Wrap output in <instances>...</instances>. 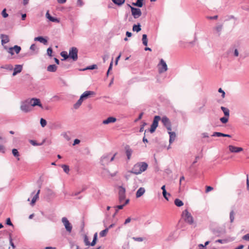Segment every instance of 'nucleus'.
<instances>
[{
    "mask_svg": "<svg viewBox=\"0 0 249 249\" xmlns=\"http://www.w3.org/2000/svg\"><path fill=\"white\" fill-rule=\"evenodd\" d=\"M148 168V164L145 162H139L136 163L133 167L130 173L135 175L141 174Z\"/></svg>",
    "mask_w": 249,
    "mask_h": 249,
    "instance_id": "1",
    "label": "nucleus"
},
{
    "mask_svg": "<svg viewBox=\"0 0 249 249\" xmlns=\"http://www.w3.org/2000/svg\"><path fill=\"white\" fill-rule=\"evenodd\" d=\"M40 124L42 127H45L47 124L46 121L43 118H41L40 121Z\"/></svg>",
    "mask_w": 249,
    "mask_h": 249,
    "instance_id": "42",
    "label": "nucleus"
},
{
    "mask_svg": "<svg viewBox=\"0 0 249 249\" xmlns=\"http://www.w3.org/2000/svg\"><path fill=\"white\" fill-rule=\"evenodd\" d=\"M242 239L246 241H249V233H247L244 235Z\"/></svg>",
    "mask_w": 249,
    "mask_h": 249,
    "instance_id": "55",
    "label": "nucleus"
},
{
    "mask_svg": "<svg viewBox=\"0 0 249 249\" xmlns=\"http://www.w3.org/2000/svg\"><path fill=\"white\" fill-rule=\"evenodd\" d=\"M1 68L12 71L13 69V67L12 65H6L3 67H1Z\"/></svg>",
    "mask_w": 249,
    "mask_h": 249,
    "instance_id": "41",
    "label": "nucleus"
},
{
    "mask_svg": "<svg viewBox=\"0 0 249 249\" xmlns=\"http://www.w3.org/2000/svg\"><path fill=\"white\" fill-rule=\"evenodd\" d=\"M10 244L13 249H15L16 247H15L14 244L13 243V242L12 241V239L11 237H10Z\"/></svg>",
    "mask_w": 249,
    "mask_h": 249,
    "instance_id": "60",
    "label": "nucleus"
},
{
    "mask_svg": "<svg viewBox=\"0 0 249 249\" xmlns=\"http://www.w3.org/2000/svg\"><path fill=\"white\" fill-rule=\"evenodd\" d=\"M77 4L78 5L82 6L84 3L82 0H77Z\"/></svg>",
    "mask_w": 249,
    "mask_h": 249,
    "instance_id": "64",
    "label": "nucleus"
},
{
    "mask_svg": "<svg viewBox=\"0 0 249 249\" xmlns=\"http://www.w3.org/2000/svg\"><path fill=\"white\" fill-rule=\"evenodd\" d=\"M162 195H163V197L165 198V199H166L167 200H168V198L167 197V196H170V194H167V192L165 191V194H164V192H162Z\"/></svg>",
    "mask_w": 249,
    "mask_h": 249,
    "instance_id": "57",
    "label": "nucleus"
},
{
    "mask_svg": "<svg viewBox=\"0 0 249 249\" xmlns=\"http://www.w3.org/2000/svg\"><path fill=\"white\" fill-rule=\"evenodd\" d=\"M125 153L128 160H129L131 158L132 153L133 152L132 150L130 148L129 145H126L125 146Z\"/></svg>",
    "mask_w": 249,
    "mask_h": 249,
    "instance_id": "18",
    "label": "nucleus"
},
{
    "mask_svg": "<svg viewBox=\"0 0 249 249\" xmlns=\"http://www.w3.org/2000/svg\"><path fill=\"white\" fill-rule=\"evenodd\" d=\"M95 94V93L93 91H85L81 96L80 97L81 98L84 99H86L88 98L90 95Z\"/></svg>",
    "mask_w": 249,
    "mask_h": 249,
    "instance_id": "14",
    "label": "nucleus"
},
{
    "mask_svg": "<svg viewBox=\"0 0 249 249\" xmlns=\"http://www.w3.org/2000/svg\"><path fill=\"white\" fill-rule=\"evenodd\" d=\"M39 193H40V190H38V191L37 192L36 194L33 197V198L32 199V201L31 202V205L33 206L34 205V204L35 203V202H36V201L38 199Z\"/></svg>",
    "mask_w": 249,
    "mask_h": 249,
    "instance_id": "24",
    "label": "nucleus"
},
{
    "mask_svg": "<svg viewBox=\"0 0 249 249\" xmlns=\"http://www.w3.org/2000/svg\"><path fill=\"white\" fill-rule=\"evenodd\" d=\"M29 102L30 104L31 107H34L35 106H38L41 108H42V105L40 102V101L39 99L33 98L31 99H28Z\"/></svg>",
    "mask_w": 249,
    "mask_h": 249,
    "instance_id": "12",
    "label": "nucleus"
},
{
    "mask_svg": "<svg viewBox=\"0 0 249 249\" xmlns=\"http://www.w3.org/2000/svg\"><path fill=\"white\" fill-rule=\"evenodd\" d=\"M168 134H169V142L170 143H172L175 140L176 137V135L175 132H172L171 131H168Z\"/></svg>",
    "mask_w": 249,
    "mask_h": 249,
    "instance_id": "21",
    "label": "nucleus"
},
{
    "mask_svg": "<svg viewBox=\"0 0 249 249\" xmlns=\"http://www.w3.org/2000/svg\"><path fill=\"white\" fill-rule=\"evenodd\" d=\"M230 219L231 223L233 222L234 219V213L233 210L231 211L230 213Z\"/></svg>",
    "mask_w": 249,
    "mask_h": 249,
    "instance_id": "37",
    "label": "nucleus"
},
{
    "mask_svg": "<svg viewBox=\"0 0 249 249\" xmlns=\"http://www.w3.org/2000/svg\"><path fill=\"white\" fill-rule=\"evenodd\" d=\"M119 202L122 204L125 198V189L123 186L119 187Z\"/></svg>",
    "mask_w": 249,
    "mask_h": 249,
    "instance_id": "5",
    "label": "nucleus"
},
{
    "mask_svg": "<svg viewBox=\"0 0 249 249\" xmlns=\"http://www.w3.org/2000/svg\"><path fill=\"white\" fill-rule=\"evenodd\" d=\"M84 241L86 246H89L90 242L89 241L88 237L87 235H85Z\"/></svg>",
    "mask_w": 249,
    "mask_h": 249,
    "instance_id": "46",
    "label": "nucleus"
},
{
    "mask_svg": "<svg viewBox=\"0 0 249 249\" xmlns=\"http://www.w3.org/2000/svg\"><path fill=\"white\" fill-rule=\"evenodd\" d=\"M182 216L184 219L185 222L192 224L194 222L193 218L191 214L187 210H185L182 214Z\"/></svg>",
    "mask_w": 249,
    "mask_h": 249,
    "instance_id": "4",
    "label": "nucleus"
},
{
    "mask_svg": "<svg viewBox=\"0 0 249 249\" xmlns=\"http://www.w3.org/2000/svg\"><path fill=\"white\" fill-rule=\"evenodd\" d=\"M52 53H53L52 49L51 47L48 48L47 51V53L50 57L52 56Z\"/></svg>",
    "mask_w": 249,
    "mask_h": 249,
    "instance_id": "47",
    "label": "nucleus"
},
{
    "mask_svg": "<svg viewBox=\"0 0 249 249\" xmlns=\"http://www.w3.org/2000/svg\"><path fill=\"white\" fill-rule=\"evenodd\" d=\"M159 72L160 73H163L167 70V66L166 62L161 59L158 65Z\"/></svg>",
    "mask_w": 249,
    "mask_h": 249,
    "instance_id": "10",
    "label": "nucleus"
},
{
    "mask_svg": "<svg viewBox=\"0 0 249 249\" xmlns=\"http://www.w3.org/2000/svg\"><path fill=\"white\" fill-rule=\"evenodd\" d=\"M0 152L2 153H5V149L3 145L0 144Z\"/></svg>",
    "mask_w": 249,
    "mask_h": 249,
    "instance_id": "52",
    "label": "nucleus"
},
{
    "mask_svg": "<svg viewBox=\"0 0 249 249\" xmlns=\"http://www.w3.org/2000/svg\"><path fill=\"white\" fill-rule=\"evenodd\" d=\"M231 240L228 239H218L215 241L216 243H219L221 244H226L230 242Z\"/></svg>",
    "mask_w": 249,
    "mask_h": 249,
    "instance_id": "35",
    "label": "nucleus"
},
{
    "mask_svg": "<svg viewBox=\"0 0 249 249\" xmlns=\"http://www.w3.org/2000/svg\"><path fill=\"white\" fill-rule=\"evenodd\" d=\"M12 154L15 157H18L19 156V153L17 149H13L12 150Z\"/></svg>",
    "mask_w": 249,
    "mask_h": 249,
    "instance_id": "43",
    "label": "nucleus"
},
{
    "mask_svg": "<svg viewBox=\"0 0 249 249\" xmlns=\"http://www.w3.org/2000/svg\"><path fill=\"white\" fill-rule=\"evenodd\" d=\"M247 189L249 191V179L248 174H247Z\"/></svg>",
    "mask_w": 249,
    "mask_h": 249,
    "instance_id": "61",
    "label": "nucleus"
},
{
    "mask_svg": "<svg viewBox=\"0 0 249 249\" xmlns=\"http://www.w3.org/2000/svg\"><path fill=\"white\" fill-rule=\"evenodd\" d=\"M22 70V66L20 65H16L14 69L13 76H15L18 73H20Z\"/></svg>",
    "mask_w": 249,
    "mask_h": 249,
    "instance_id": "15",
    "label": "nucleus"
},
{
    "mask_svg": "<svg viewBox=\"0 0 249 249\" xmlns=\"http://www.w3.org/2000/svg\"><path fill=\"white\" fill-rule=\"evenodd\" d=\"M20 108V110L24 113L29 112L31 111L32 109V108L31 107L30 104L28 100H26L21 103Z\"/></svg>",
    "mask_w": 249,
    "mask_h": 249,
    "instance_id": "3",
    "label": "nucleus"
},
{
    "mask_svg": "<svg viewBox=\"0 0 249 249\" xmlns=\"http://www.w3.org/2000/svg\"><path fill=\"white\" fill-rule=\"evenodd\" d=\"M157 126L151 124L150 128L149 129V131L151 133H153L155 131V130L157 128Z\"/></svg>",
    "mask_w": 249,
    "mask_h": 249,
    "instance_id": "49",
    "label": "nucleus"
},
{
    "mask_svg": "<svg viewBox=\"0 0 249 249\" xmlns=\"http://www.w3.org/2000/svg\"><path fill=\"white\" fill-rule=\"evenodd\" d=\"M145 190L143 187H140L137 191L136 196L137 198L140 197L145 193Z\"/></svg>",
    "mask_w": 249,
    "mask_h": 249,
    "instance_id": "20",
    "label": "nucleus"
},
{
    "mask_svg": "<svg viewBox=\"0 0 249 249\" xmlns=\"http://www.w3.org/2000/svg\"><path fill=\"white\" fill-rule=\"evenodd\" d=\"M112 1L118 5V6H122L125 2V0H111Z\"/></svg>",
    "mask_w": 249,
    "mask_h": 249,
    "instance_id": "30",
    "label": "nucleus"
},
{
    "mask_svg": "<svg viewBox=\"0 0 249 249\" xmlns=\"http://www.w3.org/2000/svg\"><path fill=\"white\" fill-rule=\"evenodd\" d=\"M30 49L33 51H35L37 49V48L35 44L31 45Z\"/></svg>",
    "mask_w": 249,
    "mask_h": 249,
    "instance_id": "56",
    "label": "nucleus"
},
{
    "mask_svg": "<svg viewBox=\"0 0 249 249\" xmlns=\"http://www.w3.org/2000/svg\"><path fill=\"white\" fill-rule=\"evenodd\" d=\"M161 122L168 131H171L172 125L169 119L166 116H163L161 118Z\"/></svg>",
    "mask_w": 249,
    "mask_h": 249,
    "instance_id": "11",
    "label": "nucleus"
},
{
    "mask_svg": "<svg viewBox=\"0 0 249 249\" xmlns=\"http://www.w3.org/2000/svg\"><path fill=\"white\" fill-rule=\"evenodd\" d=\"M130 7L131 11V14L134 18L136 19L140 17L142 15V12L140 9L138 8H135L128 5Z\"/></svg>",
    "mask_w": 249,
    "mask_h": 249,
    "instance_id": "8",
    "label": "nucleus"
},
{
    "mask_svg": "<svg viewBox=\"0 0 249 249\" xmlns=\"http://www.w3.org/2000/svg\"><path fill=\"white\" fill-rule=\"evenodd\" d=\"M213 137H223V133L221 132H215L212 135Z\"/></svg>",
    "mask_w": 249,
    "mask_h": 249,
    "instance_id": "44",
    "label": "nucleus"
},
{
    "mask_svg": "<svg viewBox=\"0 0 249 249\" xmlns=\"http://www.w3.org/2000/svg\"><path fill=\"white\" fill-rule=\"evenodd\" d=\"M34 40L39 41L44 44H46L47 43V40L41 36L35 37Z\"/></svg>",
    "mask_w": 249,
    "mask_h": 249,
    "instance_id": "23",
    "label": "nucleus"
},
{
    "mask_svg": "<svg viewBox=\"0 0 249 249\" xmlns=\"http://www.w3.org/2000/svg\"><path fill=\"white\" fill-rule=\"evenodd\" d=\"M84 99L81 98L80 97L77 102L73 105V107L75 109H77L81 105Z\"/></svg>",
    "mask_w": 249,
    "mask_h": 249,
    "instance_id": "27",
    "label": "nucleus"
},
{
    "mask_svg": "<svg viewBox=\"0 0 249 249\" xmlns=\"http://www.w3.org/2000/svg\"><path fill=\"white\" fill-rule=\"evenodd\" d=\"M117 153L112 155L111 153H107L103 155L100 159L101 164L103 166H106L113 161Z\"/></svg>",
    "mask_w": 249,
    "mask_h": 249,
    "instance_id": "2",
    "label": "nucleus"
},
{
    "mask_svg": "<svg viewBox=\"0 0 249 249\" xmlns=\"http://www.w3.org/2000/svg\"><path fill=\"white\" fill-rule=\"evenodd\" d=\"M142 41L143 45L146 46L148 44V39L147 37V35L146 34H143L142 35Z\"/></svg>",
    "mask_w": 249,
    "mask_h": 249,
    "instance_id": "33",
    "label": "nucleus"
},
{
    "mask_svg": "<svg viewBox=\"0 0 249 249\" xmlns=\"http://www.w3.org/2000/svg\"><path fill=\"white\" fill-rule=\"evenodd\" d=\"M2 16L5 18L8 16V14L6 12V9H4L1 12Z\"/></svg>",
    "mask_w": 249,
    "mask_h": 249,
    "instance_id": "51",
    "label": "nucleus"
},
{
    "mask_svg": "<svg viewBox=\"0 0 249 249\" xmlns=\"http://www.w3.org/2000/svg\"><path fill=\"white\" fill-rule=\"evenodd\" d=\"M174 203L178 207H181L183 205V202L178 198H176L175 200Z\"/></svg>",
    "mask_w": 249,
    "mask_h": 249,
    "instance_id": "32",
    "label": "nucleus"
},
{
    "mask_svg": "<svg viewBox=\"0 0 249 249\" xmlns=\"http://www.w3.org/2000/svg\"><path fill=\"white\" fill-rule=\"evenodd\" d=\"M112 65H113V59H112V61H111V62L110 63L108 71H107V76H108L109 71L112 70Z\"/></svg>",
    "mask_w": 249,
    "mask_h": 249,
    "instance_id": "50",
    "label": "nucleus"
},
{
    "mask_svg": "<svg viewBox=\"0 0 249 249\" xmlns=\"http://www.w3.org/2000/svg\"><path fill=\"white\" fill-rule=\"evenodd\" d=\"M4 48L12 55L14 54V51L15 52L16 54H18L21 50V47L18 45H15L14 47H10L9 48H8L6 46H4Z\"/></svg>",
    "mask_w": 249,
    "mask_h": 249,
    "instance_id": "7",
    "label": "nucleus"
},
{
    "mask_svg": "<svg viewBox=\"0 0 249 249\" xmlns=\"http://www.w3.org/2000/svg\"><path fill=\"white\" fill-rule=\"evenodd\" d=\"M221 109L223 112V113H224V114L225 115V116L229 117V116H230V110H229V109L228 108L224 107H221Z\"/></svg>",
    "mask_w": 249,
    "mask_h": 249,
    "instance_id": "29",
    "label": "nucleus"
},
{
    "mask_svg": "<svg viewBox=\"0 0 249 249\" xmlns=\"http://www.w3.org/2000/svg\"><path fill=\"white\" fill-rule=\"evenodd\" d=\"M233 55L235 57H237L239 55V52L237 49H235L233 52Z\"/></svg>",
    "mask_w": 249,
    "mask_h": 249,
    "instance_id": "58",
    "label": "nucleus"
},
{
    "mask_svg": "<svg viewBox=\"0 0 249 249\" xmlns=\"http://www.w3.org/2000/svg\"><path fill=\"white\" fill-rule=\"evenodd\" d=\"M0 38L1 39V44L3 46L5 44L8 43L9 41V37L7 35L1 34Z\"/></svg>",
    "mask_w": 249,
    "mask_h": 249,
    "instance_id": "17",
    "label": "nucleus"
},
{
    "mask_svg": "<svg viewBox=\"0 0 249 249\" xmlns=\"http://www.w3.org/2000/svg\"><path fill=\"white\" fill-rule=\"evenodd\" d=\"M61 221L67 231L69 233H71L72 229V226L71 224L69 222L68 219L66 217H62Z\"/></svg>",
    "mask_w": 249,
    "mask_h": 249,
    "instance_id": "6",
    "label": "nucleus"
},
{
    "mask_svg": "<svg viewBox=\"0 0 249 249\" xmlns=\"http://www.w3.org/2000/svg\"><path fill=\"white\" fill-rule=\"evenodd\" d=\"M132 239L135 241H137V242H142L143 239L142 237H132Z\"/></svg>",
    "mask_w": 249,
    "mask_h": 249,
    "instance_id": "48",
    "label": "nucleus"
},
{
    "mask_svg": "<svg viewBox=\"0 0 249 249\" xmlns=\"http://www.w3.org/2000/svg\"><path fill=\"white\" fill-rule=\"evenodd\" d=\"M62 168H63L64 171L66 173H68L69 171H70V169H69V167L67 165H62Z\"/></svg>",
    "mask_w": 249,
    "mask_h": 249,
    "instance_id": "40",
    "label": "nucleus"
},
{
    "mask_svg": "<svg viewBox=\"0 0 249 249\" xmlns=\"http://www.w3.org/2000/svg\"><path fill=\"white\" fill-rule=\"evenodd\" d=\"M78 49L76 47H72L69 51V57L73 61H76L78 59Z\"/></svg>",
    "mask_w": 249,
    "mask_h": 249,
    "instance_id": "9",
    "label": "nucleus"
},
{
    "mask_svg": "<svg viewBox=\"0 0 249 249\" xmlns=\"http://www.w3.org/2000/svg\"><path fill=\"white\" fill-rule=\"evenodd\" d=\"M30 143L33 145L36 146L38 145V144L34 140H30Z\"/></svg>",
    "mask_w": 249,
    "mask_h": 249,
    "instance_id": "63",
    "label": "nucleus"
},
{
    "mask_svg": "<svg viewBox=\"0 0 249 249\" xmlns=\"http://www.w3.org/2000/svg\"><path fill=\"white\" fill-rule=\"evenodd\" d=\"M229 117L225 116L220 119V121L223 123L226 124L228 122Z\"/></svg>",
    "mask_w": 249,
    "mask_h": 249,
    "instance_id": "38",
    "label": "nucleus"
},
{
    "mask_svg": "<svg viewBox=\"0 0 249 249\" xmlns=\"http://www.w3.org/2000/svg\"><path fill=\"white\" fill-rule=\"evenodd\" d=\"M213 190V188L211 186H207L206 189V193H208Z\"/></svg>",
    "mask_w": 249,
    "mask_h": 249,
    "instance_id": "62",
    "label": "nucleus"
},
{
    "mask_svg": "<svg viewBox=\"0 0 249 249\" xmlns=\"http://www.w3.org/2000/svg\"><path fill=\"white\" fill-rule=\"evenodd\" d=\"M6 224L8 225H9V226H13V224L11 221V220H10V218H8L7 219H6Z\"/></svg>",
    "mask_w": 249,
    "mask_h": 249,
    "instance_id": "59",
    "label": "nucleus"
},
{
    "mask_svg": "<svg viewBox=\"0 0 249 249\" xmlns=\"http://www.w3.org/2000/svg\"><path fill=\"white\" fill-rule=\"evenodd\" d=\"M132 30L133 31H136L137 32H139V31H140L141 30L140 24L138 23L137 25H134L133 26Z\"/></svg>",
    "mask_w": 249,
    "mask_h": 249,
    "instance_id": "31",
    "label": "nucleus"
},
{
    "mask_svg": "<svg viewBox=\"0 0 249 249\" xmlns=\"http://www.w3.org/2000/svg\"><path fill=\"white\" fill-rule=\"evenodd\" d=\"M129 199H126L123 204L115 206L114 208L116 209V212H115V214L116 213H117L118 210H121V209H123L125 205H126V204H127L129 203Z\"/></svg>",
    "mask_w": 249,
    "mask_h": 249,
    "instance_id": "16",
    "label": "nucleus"
},
{
    "mask_svg": "<svg viewBox=\"0 0 249 249\" xmlns=\"http://www.w3.org/2000/svg\"><path fill=\"white\" fill-rule=\"evenodd\" d=\"M97 68V66L95 64H94V65L87 67L86 69H84V70H93V69H96Z\"/></svg>",
    "mask_w": 249,
    "mask_h": 249,
    "instance_id": "45",
    "label": "nucleus"
},
{
    "mask_svg": "<svg viewBox=\"0 0 249 249\" xmlns=\"http://www.w3.org/2000/svg\"><path fill=\"white\" fill-rule=\"evenodd\" d=\"M218 92L222 93L221 96L223 98H224L225 96V92H224V91L222 90L221 88H220L218 89Z\"/></svg>",
    "mask_w": 249,
    "mask_h": 249,
    "instance_id": "54",
    "label": "nucleus"
},
{
    "mask_svg": "<svg viewBox=\"0 0 249 249\" xmlns=\"http://www.w3.org/2000/svg\"><path fill=\"white\" fill-rule=\"evenodd\" d=\"M108 231V228H106L105 230L102 231L100 232V236L101 237L105 236L107 235Z\"/></svg>",
    "mask_w": 249,
    "mask_h": 249,
    "instance_id": "36",
    "label": "nucleus"
},
{
    "mask_svg": "<svg viewBox=\"0 0 249 249\" xmlns=\"http://www.w3.org/2000/svg\"><path fill=\"white\" fill-rule=\"evenodd\" d=\"M147 124L145 122H143L142 124L141 125L140 129V132H142L144 130V126Z\"/></svg>",
    "mask_w": 249,
    "mask_h": 249,
    "instance_id": "53",
    "label": "nucleus"
},
{
    "mask_svg": "<svg viewBox=\"0 0 249 249\" xmlns=\"http://www.w3.org/2000/svg\"><path fill=\"white\" fill-rule=\"evenodd\" d=\"M46 17L51 21L54 22H59V20L57 18L52 17L50 15L48 11L46 13Z\"/></svg>",
    "mask_w": 249,
    "mask_h": 249,
    "instance_id": "22",
    "label": "nucleus"
},
{
    "mask_svg": "<svg viewBox=\"0 0 249 249\" xmlns=\"http://www.w3.org/2000/svg\"><path fill=\"white\" fill-rule=\"evenodd\" d=\"M116 119L113 117H109L107 118V119L104 120L103 121V124H109L110 123H114L116 122Z\"/></svg>",
    "mask_w": 249,
    "mask_h": 249,
    "instance_id": "19",
    "label": "nucleus"
},
{
    "mask_svg": "<svg viewBox=\"0 0 249 249\" xmlns=\"http://www.w3.org/2000/svg\"><path fill=\"white\" fill-rule=\"evenodd\" d=\"M229 151L231 153H239L243 150V149L242 147H236L235 146L230 145L228 146Z\"/></svg>",
    "mask_w": 249,
    "mask_h": 249,
    "instance_id": "13",
    "label": "nucleus"
},
{
    "mask_svg": "<svg viewBox=\"0 0 249 249\" xmlns=\"http://www.w3.org/2000/svg\"><path fill=\"white\" fill-rule=\"evenodd\" d=\"M57 70V66L54 65H50L47 67V71L50 72H55Z\"/></svg>",
    "mask_w": 249,
    "mask_h": 249,
    "instance_id": "26",
    "label": "nucleus"
},
{
    "mask_svg": "<svg viewBox=\"0 0 249 249\" xmlns=\"http://www.w3.org/2000/svg\"><path fill=\"white\" fill-rule=\"evenodd\" d=\"M160 119L161 118L160 116H155L154 118V120L152 124L158 127L159 122Z\"/></svg>",
    "mask_w": 249,
    "mask_h": 249,
    "instance_id": "25",
    "label": "nucleus"
},
{
    "mask_svg": "<svg viewBox=\"0 0 249 249\" xmlns=\"http://www.w3.org/2000/svg\"><path fill=\"white\" fill-rule=\"evenodd\" d=\"M61 55L64 57V59H67L69 57V54H68V53L67 52L63 51L61 53Z\"/></svg>",
    "mask_w": 249,
    "mask_h": 249,
    "instance_id": "39",
    "label": "nucleus"
},
{
    "mask_svg": "<svg viewBox=\"0 0 249 249\" xmlns=\"http://www.w3.org/2000/svg\"><path fill=\"white\" fill-rule=\"evenodd\" d=\"M97 239V233L96 232L94 234L93 240L91 243H90L89 245H90L91 246H94L96 243Z\"/></svg>",
    "mask_w": 249,
    "mask_h": 249,
    "instance_id": "34",
    "label": "nucleus"
},
{
    "mask_svg": "<svg viewBox=\"0 0 249 249\" xmlns=\"http://www.w3.org/2000/svg\"><path fill=\"white\" fill-rule=\"evenodd\" d=\"M143 0H137L136 2H132V4L133 6L142 7L143 5Z\"/></svg>",
    "mask_w": 249,
    "mask_h": 249,
    "instance_id": "28",
    "label": "nucleus"
}]
</instances>
